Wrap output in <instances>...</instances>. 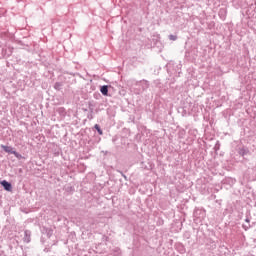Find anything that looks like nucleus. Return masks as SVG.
I'll return each mask as SVG.
<instances>
[{
  "label": "nucleus",
  "mask_w": 256,
  "mask_h": 256,
  "mask_svg": "<svg viewBox=\"0 0 256 256\" xmlns=\"http://www.w3.org/2000/svg\"><path fill=\"white\" fill-rule=\"evenodd\" d=\"M24 242L25 243H31V231L26 230L24 232Z\"/></svg>",
  "instance_id": "nucleus-4"
},
{
  "label": "nucleus",
  "mask_w": 256,
  "mask_h": 256,
  "mask_svg": "<svg viewBox=\"0 0 256 256\" xmlns=\"http://www.w3.org/2000/svg\"><path fill=\"white\" fill-rule=\"evenodd\" d=\"M148 87H149V81L143 80L142 81V89H143V91L147 90Z\"/></svg>",
  "instance_id": "nucleus-8"
},
{
  "label": "nucleus",
  "mask_w": 256,
  "mask_h": 256,
  "mask_svg": "<svg viewBox=\"0 0 256 256\" xmlns=\"http://www.w3.org/2000/svg\"><path fill=\"white\" fill-rule=\"evenodd\" d=\"M62 87H63V83H62V82H56V83L54 84V89H55L56 91H61Z\"/></svg>",
  "instance_id": "nucleus-6"
},
{
  "label": "nucleus",
  "mask_w": 256,
  "mask_h": 256,
  "mask_svg": "<svg viewBox=\"0 0 256 256\" xmlns=\"http://www.w3.org/2000/svg\"><path fill=\"white\" fill-rule=\"evenodd\" d=\"M2 187L4 188L5 191H11L13 189V186L11 185L10 182H8L7 180H3L1 182Z\"/></svg>",
  "instance_id": "nucleus-3"
},
{
  "label": "nucleus",
  "mask_w": 256,
  "mask_h": 256,
  "mask_svg": "<svg viewBox=\"0 0 256 256\" xmlns=\"http://www.w3.org/2000/svg\"><path fill=\"white\" fill-rule=\"evenodd\" d=\"M94 129H96L98 135H103V130L101 129V126H99V124H95Z\"/></svg>",
  "instance_id": "nucleus-9"
},
{
  "label": "nucleus",
  "mask_w": 256,
  "mask_h": 256,
  "mask_svg": "<svg viewBox=\"0 0 256 256\" xmlns=\"http://www.w3.org/2000/svg\"><path fill=\"white\" fill-rule=\"evenodd\" d=\"M1 149H3V151H5V153H10V155L16 156L17 159H20V157H21V154H19L17 151H15L13 149V147H11V146L1 145Z\"/></svg>",
  "instance_id": "nucleus-1"
},
{
  "label": "nucleus",
  "mask_w": 256,
  "mask_h": 256,
  "mask_svg": "<svg viewBox=\"0 0 256 256\" xmlns=\"http://www.w3.org/2000/svg\"><path fill=\"white\" fill-rule=\"evenodd\" d=\"M122 177L127 180V176L125 174H122Z\"/></svg>",
  "instance_id": "nucleus-11"
},
{
  "label": "nucleus",
  "mask_w": 256,
  "mask_h": 256,
  "mask_svg": "<svg viewBox=\"0 0 256 256\" xmlns=\"http://www.w3.org/2000/svg\"><path fill=\"white\" fill-rule=\"evenodd\" d=\"M245 221L248 224H243L242 227H243V229H245V231H247V230L251 229V224H249L251 220H249V218H246Z\"/></svg>",
  "instance_id": "nucleus-5"
},
{
  "label": "nucleus",
  "mask_w": 256,
  "mask_h": 256,
  "mask_svg": "<svg viewBox=\"0 0 256 256\" xmlns=\"http://www.w3.org/2000/svg\"><path fill=\"white\" fill-rule=\"evenodd\" d=\"M168 37H169L170 41H177L176 35L170 34Z\"/></svg>",
  "instance_id": "nucleus-10"
},
{
  "label": "nucleus",
  "mask_w": 256,
  "mask_h": 256,
  "mask_svg": "<svg viewBox=\"0 0 256 256\" xmlns=\"http://www.w3.org/2000/svg\"><path fill=\"white\" fill-rule=\"evenodd\" d=\"M100 93L104 96V97H109V86L108 85H103L100 87Z\"/></svg>",
  "instance_id": "nucleus-2"
},
{
  "label": "nucleus",
  "mask_w": 256,
  "mask_h": 256,
  "mask_svg": "<svg viewBox=\"0 0 256 256\" xmlns=\"http://www.w3.org/2000/svg\"><path fill=\"white\" fill-rule=\"evenodd\" d=\"M249 153V150H247L246 148H242L239 150V155H241L242 157H245V155H247Z\"/></svg>",
  "instance_id": "nucleus-7"
}]
</instances>
